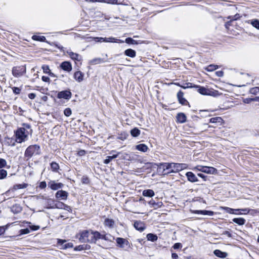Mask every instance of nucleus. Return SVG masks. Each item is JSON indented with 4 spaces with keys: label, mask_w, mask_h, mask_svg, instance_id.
<instances>
[{
    "label": "nucleus",
    "mask_w": 259,
    "mask_h": 259,
    "mask_svg": "<svg viewBox=\"0 0 259 259\" xmlns=\"http://www.w3.org/2000/svg\"><path fill=\"white\" fill-rule=\"evenodd\" d=\"M21 235L27 234L30 232L28 228L21 229L19 231Z\"/></svg>",
    "instance_id": "obj_55"
},
{
    "label": "nucleus",
    "mask_w": 259,
    "mask_h": 259,
    "mask_svg": "<svg viewBox=\"0 0 259 259\" xmlns=\"http://www.w3.org/2000/svg\"><path fill=\"white\" fill-rule=\"evenodd\" d=\"M156 165L158 172L163 175L168 174L167 171L170 170L171 168L170 163H159L156 164Z\"/></svg>",
    "instance_id": "obj_3"
},
{
    "label": "nucleus",
    "mask_w": 259,
    "mask_h": 259,
    "mask_svg": "<svg viewBox=\"0 0 259 259\" xmlns=\"http://www.w3.org/2000/svg\"><path fill=\"white\" fill-rule=\"evenodd\" d=\"M60 67L62 70L67 72H70L72 69L71 63L69 61L62 62L60 65Z\"/></svg>",
    "instance_id": "obj_11"
},
{
    "label": "nucleus",
    "mask_w": 259,
    "mask_h": 259,
    "mask_svg": "<svg viewBox=\"0 0 259 259\" xmlns=\"http://www.w3.org/2000/svg\"><path fill=\"white\" fill-rule=\"evenodd\" d=\"M215 256L220 258H225L227 256L228 253L226 252L222 251L220 250L216 249L213 251Z\"/></svg>",
    "instance_id": "obj_24"
},
{
    "label": "nucleus",
    "mask_w": 259,
    "mask_h": 259,
    "mask_svg": "<svg viewBox=\"0 0 259 259\" xmlns=\"http://www.w3.org/2000/svg\"><path fill=\"white\" fill-rule=\"evenodd\" d=\"M102 61V60L101 58H95L91 61V63L93 64H96L98 63H101Z\"/></svg>",
    "instance_id": "obj_49"
},
{
    "label": "nucleus",
    "mask_w": 259,
    "mask_h": 259,
    "mask_svg": "<svg viewBox=\"0 0 259 259\" xmlns=\"http://www.w3.org/2000/svg\"><path fill=\"white\" fill-rule=\"evenodd\" d=\"M171 164V170L167 171V173L176 172L181 170L180 167V163H170Z\"/></svg>",
    "instance_id": "obj_19"
},
{
    "label": "nucleus",
    "mask_w": 259,
    "mask_h": 259,
    "mask_svg": "<svg viewBox=\"0 0 259 259\" xmlns=\"http://www.w3.org/2000/svg\"><path fill=\"white\" fill-rule=\"evenodd\" d=\"M51 168L53 172H58L60 168V166L58 163H56V162H52L51 163Z\"/></svg>",
    "instance_id": "obj_34"
},
{
    "label": "nucleus",
    "mask_w": 259,
    "mask_h": 259,
    "mask_svg": "<svg viewBox=\"0 0 259 259\" xmlns=\"http://www.w3.org/2000/svg\"><path fill=\"white\" fill-rule=\"evenodd\" d=\"M186 116L183 113H179L177 115V121L180 123H184L186 121Z\"/></svg>",
    "instance_id": "obj_23"
},
{
    "label": "nucleus",
    "mask_w": 259,
    "mask_h": 259,
    "mask_svg": "<svg viewBox=\"0 0 259 259\" xmlns=\"http://www.w3.org/2000/svg\"><path fill=\"white\" fill-rule=\"evenodd\" d=\"M114 221L112 219L106 218L104 222V225L106 227H108L110 228H113L114 225Z\"/></svg>",
    "instance_id": "obj_26"
},
{
    "label": "nucleus",
    "mask_w": 259,
    "mask_h": 259,
    "mask_svg": "<svg viewBox=\"0 0 259 259\" xmlns=\"http://www.w3.org/2000/svg\"><path fill=\"white\" fill-rule=\"evenodd\" d=\"M147 239L148 241H151L152 242H155L157 240L158 237L156 235L152 234V233H149L147 235Z\"/></svg>",
    "instance_id": "obj_32"
},
{
    "label": "nucleus",
    "mask_w": 259,
    "mask_h": 259,
    "mask_svg": "<svg viewBox=\"0 0 259 259\" xmlns=\"http://www.w3.org/2000/svg\"><path fill=\"white\" fill-rule=\"evenodd\" d=\"M91 236V230H84L80 233L79 240L81 242H88V239H90L89 237Z\"/></svg>",
    "instance_id": "obj_9"
},
{
    "label": "nucleus",
    "mask_w": 259,
    "mask_h": 259,
    "mask_svg": "<svg viewBox=\"0 0 259 259\" xmlns=\"http://www.w3.org/2000/svg\"><path fill=\"white\" fill-rule=\"evenodd\" d=\"M222 209L224 210L226 212L230 213V214H242L241 212L237 213L235 212V211H240L239 209H233L228 207H222Z\"/></svg>",
    "instance_id": "obj_20"
},
{
    "label": "nucleus",
    "mask_w": 259,
    "mask_h": 259,
    "mask_svg": "<svg viewBox=\"0 0 259 259\" xmlns=\"http://www.w3.org/2000/svg\"><path fill=\"white\" fill-rule=\"evenodd\" d=\"M7 165V161L5 159L0 158V169L6 167Z\"/></svg>",
    "instance_id": "obj_47"
},
{
    "label": "nucleus",
    "mask_w": 259,
    "mask_h": 259,
    "mask_svg": "<svg viewBox=\"0 0 259 259\" xmlns=\"http://www.w3.org/2000/svg\"><path fill=\"white\" fill-rule=\"evenodd\" d=\"M101 239L110 242H113L114 237L109 233H104L101 235Z\"/></svg>",
    "instance_id": "obj_21"
},
{
    "label": "nucleus",
    "mask_w": 259,
    "mask_h": 259,
    "mask_svg": "<svg viewBox=\"0 0 259 259\" xmlns=\"http://www.w3.org/2000/svg\"><path fill=\"white\" fill-rule=\"evenodd\" d=\"M67 53L72 60L77 61H80L81 60V56L77 53L72 52L71 50H68Z\"/></svg>",
    "instance_id": "obj_18"
},
{
    "label": "nucleus",
    "mask_w": 259,
    "mask_h": 259,
    "mask_svg": "<svg viewBox=\"0 0 259 259\" xmlns=\"http://www.w3.org/2000/svg\"><path fill=\"white\" fill-rule=\"evenodd\" d=\"M67 241L66 240L58 239L57 240V244L59 246H61L60 248L61 249H66L73 247V244L71 242L64 244Z\"/></svg>",
    "instance_id": "obj_8"
},
{
    "label": "nucleus",
    "mask_w": 259,
    "mask_h": 259,
    "mask_svg": "<svg viewBox=\"0 0 259 259\" xmlns=\"http://www.w3.org/2000/svg\"><path fill=\"white\" fill-rule=\"evenodd\" d=\"M41 153V150L40 146L38 145H32L28 146L24 153V157L28 160L30 159L33 156L40 155Z\"/></svg>",
    "instance_id": "obj_2"
},
{
    "label": "nucleus",
    "mask_w": 259,
    "mask_h": 259,
    "mask_svg": "<svg viewBox=\"0 0 259 259\" xmlns=\"http://www.w3.org/2000/svg\"><path fill=\"white\" fill-rule=\"evenodd\" d=\"M177 96L180 104L182 105H186L189 104L187 100L185 98H184V93L182 91H180L178 92Z\"/></svg>",
    "instance_id": "obj_12"
},
{
    "label": "nucleus",
    "mask_w": 259,
    "mask_h": 259,
    "mask_svg": "<svg viewBox=\"0 0 259 259\" xmlns=\"http://www.w3.org/2000/svg\"><path fill=\"white\" fill-rule=\"evenodd\" d=\"M258 99L256 98V97H255L254 98H246L244 99L243 102L245 103L249 104L251 101H257Z\"/></svg>",
    "instance_id": "obj_46"
},
{
    "label": "nucleus",
    "mask_w": 259,
    "mask_h": 259,
    "mask_svg": "<svg viewBox=\"0 0 259 259\" xmlns=\"http://www.w3.org/2000/svg\"><path fill=\"white\" fill-rule=\"evenodd\" d=\"M124 53L126 56L131 58H134L136 55V51L132 49L125 50Z\"/></svg>",
    "instance_id": "obj_27"
},
{
    "label": "nucleus",
    "mask_w": 259,
    "mask_h": 259,
    "mask_svg": "<svg viewBox=\"0 0 259 259\" xmlns=\"http://www.w3.org/2000/svg\"><path fill=\"white\" fill-rule=\"evenodd\" d=\"M232 221L240 226L244 225L246 222V220L243 218H234Z\"/></svg>",
    "instance_id": "obj_28"
},
{
    "label": "nucleus",
    "mask_w": 259,
    "mask_h": 259,
    "mask_svg": "<svg viewBox=\"0 0 259 259\" xmlns=\"http://www.w3.org/2000/svg\"><path fill=\"white\" fill-rule=\"evenodd\" d=\"M7 176V171L4 169H0V180L4 179L6 178Z\"/></svg>",
    "instance_id": "obj_42"
},
{
    "label": "nucleus",
    "mask_w": 259,
    "mask_h": 259,
    "mask_svg": "<svg viewBox=\"0 0 259 259\" xmlns=\"http://www.w3.org/2000/svg\"><path fill=\"white\" fill-rule=\"evenodd\" d=\"M29 227L32 231H36L40 228V227L37 225H30Z\"/></svg>",
    "instance_id": "obj_58"
},
{
    "label": "nucleus",
    "mask_w": 259,
    "mask_h": 259,
    "mask_svg": "<svg viewBox=\"0 0 259 259\" xmlns=\"http://www.w3.org/2000/svg\"><path fill=\"white\" fill-rule=\"evenodd\" d=\"M188 180L191 183H195L198 181V179L195 175L191 171H188L186 174Z\"/></svg>",
    "instance_id": "obj_16"
},
{
    "label": "nucleus",
    "mask_w": 259,
    "mask_h": 259,
    "mask_svg": "<svg viewBox=\"0 0 259 259\" xmlns=\"http://www.w3.org/2000/svg\"><path fill=\"white\" fill-rule=\"evenodd\" d=\"M25 72L26 68L24 66H16L12 69V74L16 77L22 76Z\"/></svg>",
    "instance_id": "obj_5"
},
{
    "label": "nucleus",
    "mask_w": 259,
    "mask_h": 259,
    "mask_svg": "<svg viewBox=\"0 0 259 259\" xmlns=\"http://www.w3.org/2000/svg\"><path fill=\"white\" fill-rule=\"evenodd\" d=\"M41 79L42 81L46 82H49L50 80V78L49 77L45 76H42L41 77Z\"/></svg>",
    "instance_id": "obj_63"
},
{
    "label": "nucleus",
    "mask_w": 259,
    "mask_h": 259,
    "mask_svg": "<svg viewBox=\"0 0 259 259\" xmlns=\"http://www.w3.org/2000/svg\"><path fill=\"white\" fill-rule=\"evenodd\" d=\"M140 131L138 128H134L131 131V134L134 137H137L140 135Z\"/></svg>",
    "instance_id": "obj_36"
},
{
    "label": "nucleus",
    "mask_w": 259,
    "mask_h": 259,
    "mask_svg": "<svg viewBox=\"0 0 259 259\" xmlns=\"http://www.w3.org/2000/svg\"><path fill=\"white\" fill-rule=\"evenodd\" d=\"M186 84L187 85L186 86V85H184V86H181V88L184 89H186L187 88H192L193 87L192 86V83H190V82H188V83H186Z\"/></svg>",
    "instance_id": "obj_62"
},
{
    "label": "nucleus",
    "mask_w": 259,
    "mask_h": 259,
    "mask_svg": "<svg viewBox=\"0 0 259 259\" xmlns=\"http://www.w3.org/2000/svg\"><path fill=\"white\" fill-rule=\"evenodd\" d=\"M218 68V66L216 65L211 64L208 65L205 69L208 71H213Z\"/></svg>",
    "instance_id": "obj_39"
},
{
    "label": "nucleus",
    "mask_w": 259,
    "mask_h": 259,
    "mask_svg": "<svg viewBox=\"0 0 259 259\" xmlns=\"http://www.w3.org/2000/svg\"><path fill=\"white\" fill-rule=\"evenodd\" d=\"M91 236L90 239H88V242L90 243H96L99 239H101L102 234L97 231L91 230Z\"/></svg>",
    "instance_id": "obj_6"
},
{
    "label": "nucleus",
    "mask_w": 259,
    "mask_h": 259,
    "mask_svg": "<svg viewBox=\"0 0 259 259\" xmlns=\"http://www.w3.org/2000/svg\"><path fill=\"white\" fill-rule=\"evenodd\" d=\"M143 195L145 197H152L154 195V192L151 189L145 190L143 192Z\"/></svg>",
    "instance_id": "obj_33"
},
{
    "label": "nucleus",
    "mask_w": 259,
    "mask_h": 259,
    "mask_svg": "<svg viewBox=\"0 0 259 259\" xmlns=\"http://www.w3.org/2000/svg\"><path fill=\"white\" fill-rule=\"evenodd\" d=\"M72 96L71 92L69 90H65L59 92L57 94L58 99H64L69 100Z\"/></svg>",
    "instance_id": "obj_7"
},
{
    "label": "nucleus",
    "mask_w": 259,
    "mask_h": 259,
    "mask_svg": "<svg viewBox=\"0 0 259 259\" xmlns=\"http://www.w3.org/2000/svg\"><path fill=\"white\" fill-rule=\"evenodd\" d=\"M194 169L208 174H216L218 171L217 169L213 167L202 165H197L194 168Z\"/></svg>",
    "instance_id": "obj_4"
},
{
    "label": "nucleus",
    "mask_w": 259,
    "mask_h": 259,
    "mask_svg": "<svg viewBox=\"0 0 259 259\" xmlns=\"http://www.w3.org/2000/svg\"><path fill=\"white\" fill-rule=\"evenodd\" d=\"M12 90H13V93L16 95H18L20 93L21 89L18 87H13L12 88Z\"/></svg>",
    "instance_id": "obj_57"
},
{
    "label": "nucleus",
    "mask_w": 259,
    "mask_h": 259,
    "mask_svg": "<svg viewBox=\"0 0 259 259\" xmlns=\"http://www.w3.org/2000/svg\"><path fill=\"white\" fill-rule=\"evenodd\" d=\"M250 92L253 94H256L259 92V87H255L250 89Z\"/></svg>",
    "instance_id": "obj_56"
},
{
    "label": "nucleus",
    "mask_w": 259,
    "mask_h": 259,
    "mask_svg": "<svg viewBox=\"0 0 259 259\" xmlns=\"http://www.w3.org/2000/svg\"><path fill=\"white\" fill-rule=\"evenodd\" d=\"M134 226L136 230L140 232H143L146 229L145 224L141 221H135L134 224Z\"/></svg>",
    "instance_id": "obj_14"
},
{
    "label": "nucleus",
    "mask_w": 259,
    "mask_h": 259,
    "mask_svg": "<svg viewBox=\"0 0 259 259\" xmlns=\"http://www.w3.org/2000/svg\"><path fill=\"white\" fill-rule=\"evenodd\" d=\"M74 78L76 80L80 82L83 79V74L80 71H76L74 74Z\"/></svg>",
    "instance_id": "obj_22"
},
{
    "label": "nucleus",
    "mask_w": 259,
    "mask_h": 259,
    "mask_svg": "<svg viewBox=\"0 0 259 259\" xmlns=\"http://www.w3.org/2000/svg\"><path fill=\"white\" fill-rule=\"evenodd\" d=\"M22 127H19L20 128H24L25 131H30L31 125L26 123H23L22 124Z\"/></svg>",
    "instance_id": "obj_44"
},
{
    "label": "nucleus",
    "mask_w": 259,
    "mask_h": 259,
    "mask_svg": "<svg viewBox=\"0 0 259 259\" xmlns=\"http://www.w3.org/2000/svg\"><path fill=\"white\" fill-rule=\"evenodd\" d=\"M125 42L128 44L135 45L137 44V41L131 37H127L125 39Z\"/></svg>",
    "instance_id": "obj_43"
},
{
    "label": "nucleus",
    "mask_w": 259,
    "mask_h": 259,
    "mask_svg": "<svg viewBox=\"0 0 259 259\" xmlns=\"http://www.w3.org/2000/svg\"><path fill=\"white\" fill-rule=\"evenodd\" d=\"M47 203H48V208H55L54 202V200H53L52 199H48L47 200Z\"/></svg>",
    "instance_id": "obj_45"
},
{
    "label": "nucleus",
    "mask_w": 259,
    "mask_h": 259,
    "mask_svg": "<svg viewBox=\"0 0 259 259\" xmlns=\"http://www.w3.org/2000/svg\"><path fill=\"white\" fill-rule=\"evenodd\" d=\"M223 119L221 117H215L211 118L209 119L211 123H220L221 124L223 122Z\"/></svg>",
    "instance_id": "obj_35"
},
{
    "label": "nucleus",
    "mask_w": 259,
    "mask_h": 259,
    "mask_svg": "<svg viewBox=\"0 0 259 259\" xmlns=\"http://www.w3.org/2000/svg\"><path fill=\"white\" fill-rule=\"evenodd\" d=\"M42 69L43 70V71L45 73H47L49 74L51 70H50L49 67L48 65H44L42 67Z\"/></svg>",
    "instance_id": "obj_52"
},
{
    "label": "nucleus",
    "mask_w": 259,
    "mask_h": 259,
    "mask_svg": "<svg viewBox=\"0 0 259 259\" xmlns=\"http://www.w3.org/2000/svg\"><path fill=\"white\" fill-rule=\"evenodd\" d=\"M182 247V245L180 243H176L172 246V247L175 249H179L180 248H181Z\"/></svg>",
    "instance_id": "obj_59"
},
{
    "label": "nucleus",
    "mask_w": 259,
    "mask_h": 259,
    "mask_svg": "<svg viewBox=\"0 0 259 259\" xmlns=\"http://www.w3.org/2000/svg\"><path fill=\"white\" fill-rule=\"evenodd\" d=\"M251 24L255 28L259 30V20L257 19H252L251 20Z\"/></svg>",
    "instance_id": "obj_40"
},
{
    "label": "nucleus",
    "mask_w": 259,
    "mask_h": 259,
    "mask_svg": "<svg viewBox=\"0 0 259 259\" xmlns=\"http://www.w3.org/2000/svg\"><path fill=\"white\" fill-rule=\"evenodd\" d=\"M64 185L61 183H56L55 181H50L48 183V186L53 190H57L62 188Z\"/></svg>",
    "instance_id": "obj_10"
},
{
    "label": "nucleus",
    "mask_w": 259,
    "mask_h": 259,
    "mask_svg": "<svg viewBox=\"0 0 259 259\" xmlns=\"http://www.w3.org/2000/svg\"><path fill=\"white\" fill-rule=\"evenodd\" d=\"M32 38L33 40L40 41L42 42H44L46 40V37L44 36L34 35L32 36Z\"/></svg>",
    "instance_id": "obj_38"
},
{
    "label": "nucleus",
    "mask_w": 259,
    "mask_h": 259,
    "mask_svg": "<svg viewBox=\"0 0 259 259\" xmlns=\"http://www.w3.org/2000/svg\"><path fill=\"white\" fill-rule=\"evenodd\" d=\"M40 189H45L47 187V184L45 181L41 182L39 186Z\"/></svg>",
    "instance_id": "obj_61"
},
{
    "label": "nucleus",
    "mask_w": 259,
    "mask_h": 259,
    "mask_svg": "<svg viewBox=\"0 0 259 259\" xmlns=\"http://www.w3.org/2000/svg\"><path fill=\"white\" fill-rule=\"evenodd\" d=\"M190 211L193 213L202 215H207L209 216H212L214 213V212L212 211L206 210H190Z\"/></svg>",
    "instance_id": "obj_13"
},
{
    "label": "nucleus",
    "mask_w": 259,
    "mask_h": 259,
    "mask_svg": "<svg viewBox=\"0 0 259 259\" xmlns=\"http://www.w3.org/2000/svg\"><path fill=\"white\" fill-rule=\"evenodd\" d=\"M194 87L199 88L198 90V92L201 95H207L208 90V89L205 88L203 87H199L198 85H194Z\"/></svg>",
    "instance_id": "obj_31"
},
{
    "label": "nucleus",
    "mask_w": 259,
    "mask_h": 259,
    "mask_svg": "<svg viewBox=\"0 0 259 259\" xmlns=\"http://www.w3.org/2000/svg\"><path fill=\"white\" fill-rule=\"evenodd\" d=\"M32 133V130H30V131H25L24 128H18L15 132L16 142L18 143H21L26 141L28 139V135H31Z\"/></svg>",
    "instance_id": "obj_1"
},
{
    "label": "nucleus",
    "mask_w": 259,
    "mask_h": 259,
    "mask_svg": "<svg viewBox=\"0 0 259 259\" xmlns=\"http://www.w3.org/2000/svg\"><path fill=\"white\" fill-rule=\"evenodd\" d=\"M136 148L137 150L143 152H147L148 149L147 146L144 144H140L137 145Z\"/></svg>",
    "instance_id": "obj_30"
},
{
    "label": "nucleus",
    "mask_w": 259,
    "mask_h": 259,
    "mask_svg": "<svg viewBox=\"0 0 259 259\" xmlns=\"http://www.w3.org/2000/svg\"><path fill=\"white\" fill-rule=\"evenodd\" d=\"M64 206V203L61 202H58L55 204V208L63 209Z\"/></svg>",
    "instance_id": "obj_48"
},
{
    "label": "nucleus",
    "mask_w": 259,
    "mask_h": 259,
    "mask_svg": "<svg viewBox=\"0 0 259 259\" xmlns=\"http://www.w3.org/2000/svg\"><path fill=\"white\" fill-rule=\"evenodd\" d=\"M112 158L110 156H108L106 157V158L104 160V163L107 164L109 163V162L112 160Z\"/></svg>",
    "instance_id": "obj_60"
},
{
    "label": "nucleus",
    "mask_w": 259,
    "mask_h": 259,
    "mask_svg": "<svg viewBox=\"0 0 259 259\" xmlns=\"http://www.w3.org/2000/svg\"><path fill=\"white\" fill-rule=\"evenodd\" d=\"M106 37H94V40H95L96 41H98V42H106Z\"/></svg>",
    "instance_id": "obj_54"
},
{
    "label": "nucleus",
    "mask_w": 259,
    "mask_h": 259,
    "mask_svg": "<svg viewBox=\"0 0 259 259\" xmlns=\"http://www.w3.org/2000/svg\"><path fill=\"white\" fill-rule=\"evenodd\" d=\"M123 42L124 41L120 39H118L115 38L114 37H112L106 38V42Z\"/></svg>",
    "instance_id": "obj_37"
},
{
    "label": "nucleus",
    "mask_w": 259,
    "mask_h": 259,
    "mask_svg": "<svg viewBox=\"0 0 259 259\" xmlns=\"http://www.w3.org/2000/svg\"><path fill=\"white\" fill-rule=\"evenodd\" d=\"M64 113L66 116L69 117L71 115L72 113L71 110L69 108H66L64 110Z\"/></svg>",
    "instance_id": "obj_51"
},
{
    "label": "nucleus",
    "mask_w": 259,
    "mask_h": 259,
    "mask_svg": "<svg viewBox=\"0 0 259 259\" xmlns=\"http://www.w3.org/2000/svg\"><path fill=\"white\" fill-rule=\"evenodd\" d=\"M85 249H86V248L84 247V245H80L76 246L74 248V250H75V251H81V250H83Z\"/></svg>",
    "instance_id": "obj_53"
},
{
    "label": "nucleus",
    "mask_w": 259,
    "mask_h": 259,
    "mask_svg": "<svg viewBox=\"0 0 259 259\" xmlns=\"http://www.w3.org/2000/svg\"><path fill=\"white\" fill-rule=\"evenodd\" d=\"M28 186L27 184L23 183L21 184H16L13 186V188L9 190L6 192V194H8L11 191H15L18 189H24L26 188Z\"/></svg>",
    "instance_id": "obj_17"
},
{
    "label": "nucleus",
    "mask_w": 259,
    "mask_h": 259,
    "mask_svg": "<svg viewBox=\"0 0 259 259\" xmlns=\"http://www.w3.org/2000/svg\"><path fill=\"white\" fill-rule=\"evenodd\" d=\"M22 210V207L19 204H16L11 207V211L14 213H18Z\"/></svg>",
    "instance_id": "obj_29"
},
{
    "label": "nucleus",
    "mask_w": 259,
    "mask_h": 259,
    "mask_svg": "<svg viewBox=\"0 0 259 259\" xmlns=\"http://www.w3.org/2000/svg\"><path fill=\"white\" fill-rule=\"evenodd\" d=\"M55 196L58 199L66 200L68 197V193L66 191L63 190H59L55 194Z\"/></svg>",
    "instance_id": "obj_15"
},
{
    "label": "nucleus",
    "mask_w": 259,
    "mask_h": 259,
    "mask_svg": "<svg viewBox=\"0 0 259 259\" xmlns=\"http://www.w3.org/2000/svg\"><path fill=\"white\" fill-rule=\"evenodd\" d=\"M219 95L218 91L214 90H210L208 89L207 95L216 97Z\"/></svg>",
    "instance_id": "obj_41"
},
{
    "label": "nucleus",
    "mask_w": 259,
    "mask_h": 259,
    "mask_svg": "<svg viewBox=\"0 0 259 259\" xmlns=\"http://www.w3.org/2000/svg\"><path fill=\"white\" fill-rule=\"evenodd\" d=\"M81 181L82 183L84 184H88L90 182V180L88 177L84 176L81 178Z\"/></svg>",
    "instance_id": "obj_50"
},
{
    "label": "nucleus",
    "mask_w": 259,
    "mask_h": 259,
    "mask_svg": "<svg viewBox=\"0 0 259 259\" xmlns=\"http://www.w3.org/2000/svg\"><path fill=\"white\" fill-rule=\"evenodd\" d=\"M127 136V134H121V136L120 137H119L118 138L120 140H124L126 139Z\"/></svg>",
    "instance_id": "obj_64"
},
{
    "label": "nucleus",
    "mask_w": 259,
    "mask_h": 259,
    "mask_svg": "<svg viewBox=\"0 0 259 259\" xmlns=\"http://www.w3.org/2000/svg\"><path fill=\"white\" fill-rule=\"evenodd\" d=\"M116 241L119 246L121 248H123L124 247L123 245L126 244V245L128 244V241L122 238L118 237L116 239Z\"/></svg>",
    "instance_id": "obj_25"
}]
</instances>
